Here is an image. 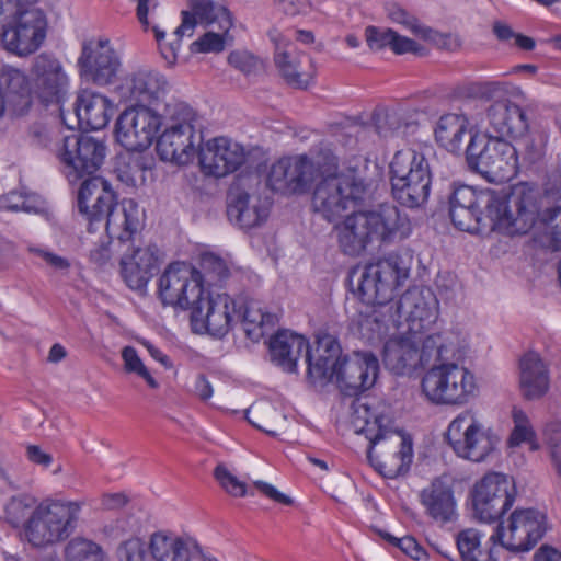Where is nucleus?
Masks as SVG:
<instances>
[{
  "label": "nucleus",
  "instance_id": "obj_45",
  "mask_svg": "<svg viewBox=\"0 0 561 561\" xmlns=\"http://www.w3.org/2000/svg\"><path fill=\"white\" fill-rule=\"evenodd\" d=\"M357 331L363 340L369 343L382 340L388 332V324L383 314L374 310L368 314H360L357 321Z\"/></svg>",
  "mask_w": 561,
  "mask_h": 561
},
{
  "label": "nucleus",
  "instance_id": "obj_15",
  "mask_svg": "<svg viewBox=\"0 0 561 561\" xmlns=\"http://www.w3.org/2000/svg\"><path fill=\"white\" fill-rule=\"evenodd\" d=\"M547 530L546 516L534 508L515 510L507 525L499 524L489 541L514 551H529Z\"/></svg>",
  "mask_w": 561,
  "mask_h": 561
},
{
  "label": "nucleus",
  "instance_id": "obj_46",
  "mask_svg": "<svg viewBox=\"0 0 561 561\" xmlns=\"http://www.w3.org/2000/svg\"><path fill=\"white\" fill-rule=\"evenodd\" d=\"M72 561H112L98 542L83 538H72Z\"/></svg>",
  "mask_w": 561,
  "mask_h": 561
},
{
  "label": "nucleus",
  "instance_id": "obj_16",
  "mask_svg": "<svg viewBox=\"0 0 561 561\" xmlns=\"http://www.w3.org/2000/svg\"><path fill=\"white\" fill-rule=\"evenodd\" d=\"M515 495L511 478L497 472L485 474L472 491L474 517L482 523L497 520L513 505Z\"/></svg>",
  "mask_w": 561,
  "mask_h": 561
},
{
  "label": "nucleus",
  "instance_id": "obj_32",
  "mask_svg": "<svg viewBox=\"0 0 561 561\" xmlns=\"http://www.w3.org/2000/svg\"><path fill=\"white\" fill-rule=\"evenodd\" d=\"M75 113L82 130L104 128L113 115V104L99 92L82 89L77 94Z\"/></svg>",
  "mask_w": 561,
  "mask_h": 561
},
{
  "label": "nucleus",
  "instance_id": "obj_14",
  "mask_svg": "<svg viewBox=\"0 0 561 561\" xmlns=\"http://www.w3.org/2000/svg\"><path fill=\"white\" fill-rule=\"evenodd\" d=\"M446 438L459 457L474 462L484 460L497 442L470 410L450 422Z\"/></svg>",
  "mask_w": 561,
  "mask_h": 561
},
{
  "label": "nucleus",
  "instance_id": "obj_12",
  "mask_svg": "<svg viewBox=\"0 0 561 561\" xmlns=\"http://www.w3.org/2000/svg\"><path fill=\"white\" fill-rule=\"evenodd\" d=\"M70 525V502L47 499L38 504L24 523V533L34 547L65 540Z\"/></svg>",
  "mask_w": 561,
  "mask_h": 561
},
{
  "label": "nucleus",
  "instance_id": "obj_64",
  "mask_svg": "<svg viewBox=\"0 0 561 561\" xmlns=\"http://www.w3.org/2000/svg\"><path fill=\"white\" fill-rule=\"evenodd\" d=\"M229 64L244 73H251L257 66V59L247 51H232L228 57Z\"/></svg>",
  "mask_w": 561,
  "mask_h": 561
},
{
  "label": "nucleus",
  "instance_id": "obj_50",
  "mask_svg": "<svg viewBox=\"0 0 561 561\" xmlns=\"http://www.w3.org/2000/svg\"><path fill=\"white\" fill-rule=\"evenodd\" d=\"M122 358L124 360V368L127 373L136 374L146 380L148 386L152 389L158 388V382L150 375L147 367L138 356L136 350L131 346H125L122 351Z\"/></svg>",
  "mask_w": 561,
  "mask_h": 561
},
{
  "label": "nucleus",
  "instance_id": "obj_3",
  "mask_svg": "<svg viewBox=\"0 0 561 561\" xmlns=\"http://www.w3.org/2000/svg\"><path fill=\"white\" fill-rule=\"evenodd\" d=\"M334 231L340 250L355 257L374 242L393 243L408 238L412 226L396 205L381 204L376 209L353 211L335 225Z\"/></svg>",
  "mask_w": 561,
  "mask_h": 561
},
{
  "label": "nucleus",
  "instance_id": "obj_5",
  "mask_svg": "<svg viewBox=\"0 0 561 561\" xmlns=\"http://www.w3.org/2000/svg\"><path fill=\"white\" fill-rule=\"evenodd\" d=\"M161 115L164 130L157 141L159 157L176 164L190 163L202 144V124L197 113L185 102L170 99Z\"/></svg>",
  "mask_w": 561,
  "mask_h": 561
},
{
  "label": "nucleus",
  "instance_id": "obj_48",
  "mask_svg": "<svg viewBox=\"0 0 561 561\" xmlns=\"http://www.w3.org/2000/svg\"><path fill=\"white\" fill-rule=\"evenodd\" d=\"M201 270L203 283L215 284L229 276L226 262L214 253H204L201 256Z\"/></svg>",
  "mask_w": 561,
  "mask_h": 561
},
{
  "label": "nucleus",
  "instance_id": "obj_58",
  "mask_svg": "<svg viewBox=\"0 0 561 561\" xmlns=\"http://www.w3.org/2000/svg\"><path fill=\"white\" fill-rule=\"evenodd\" d=\"M386 539L415 561L425 559L427 557L424 548L412 536L397 538L388 534Z\"/></svg>",
  "mask_w": 561,
  "mask_h": 561
},
{
  "label": "nucleus",
  "instance_id": "obj_24",
  "mask_svg": "<svg viewBox=\"0 0 561 561\" xmlns=\"http://www.w3.org/2000/svg\"><path fill=\"white\" fill-rule=\"evenodd\" d=\"M203 171L215 178H222L237 171L245 161L244 148L226 137L208 140L198 151Z\"/></svg>",
  "mask_w": 561,
  "mask_h": 561
},
{
  "label": "nucleus",
  "instance_id": "obj_41",
  "mask_svg": "<svg viewBox=\"0 0 561 561\" xmlns=\"http://www.w3.org/2000/svg\"><path fill=\"white\" fill-rule=\"evenodd\" d=\"M468 126L469 122L463 115L454 113L443 115L437 122L435 138L446 150L458 152L468 134Z\"/></svg>",
  "mask_w": 561,
  "mask_h": 561
},
{
  "label": "nucleus",
  "instance_id": "obj_1",
  "mask_svg": "<svg viewBox=\"0 0 561 561\" xmlns=\"http://www.w3.org/2000/svg\"><path fill=\"white\" fill-rule=\"evenodd\" d=\"M536 196L529 183L513 186L508 194L492 190L476 192L471 186L458 185L449 196V217L459 230L474 232L484 206L493 227L508 234L523 233L535 218Z\"/></svg>",
  "mask_w": 561,
  "mask_h": 561
},
{
  "label": "nucleus",
  "instance_id": "obj_9",
  "mask_svg": "<svg viewBox=\"0 0 561 561\" xmlns=\"http://www.w3.org/2000/svg\"><path fill=\"white\" fill-rule=\"evenodd\" d=\"M369 184L354 173H330L316 185L312 208L323 219L332 222L342 214L366 201Z\"/></svg>",
  "mask_w": 561,
  "mask_h": 561
},
{
  "label": "nucleus",
  "instance_id": "obj_13",
  "mask_svg": "<svg viewBox=\"0 0 561 561\" xmlns=\"http://www.w3.org/2000/svg\"><path fill=\"white\" fill-rule=\"evenodd\" d=\"M121 67V57L108 38L91 37L82 42L77 59L81 81L99 87L110 85L117 78Z\"/></svg>",
  "mask_w": 561,
  "mask_h": 561
},
{
  "label": "nucleus",
  "instance_id": "obj_33",
  "mask_svg": "<svg viewBox=\"0 0 561 561\" xmlns=\"http://www.w3.org/2000/svg\"><path fill=\"white\" fill-rule=\"evenodd\" d=\"M421 503L426 514L435 522L446 524L456 518V500L448 482L442 478L435 479L420 494Z\"/></svg>",
  "mask_w": 561,
  "mask_h": 561
},
{
  "label": "nucleus",
  "instance_id": "obj_20",
  "mask_svg": "<svg viewBox=\"0 0 561 561\" xmlns=\"http://www.w3.org/2000/svg\"><path fill=\"white\" fill-rule=\"evenodd\" d=\"M168 81L163 75L149 68H140L126 75L114 92L122 102H136L160 108L170 100H165Z\"/></svg>",
  "mask_w": 561,
  "mask_h": 561
},
{
  "label": "nucleus",
  "instance_id": "obj_53",
  "mask_svg": "<svg viewBox=\"0 0 561 561\" xmlns=\"http://www.w3.org/2000/svg\"><path fill=\"white\" fill-rule=\"evenodd\" d=\"M388 16L392 22L401 24L415 35L427 37L431 32V30L421 26L414 15L398 4H391L388 8Z\"/></svg>",
  "mask_w": 561,
  "mask_h": 561
},
{
  "label": "nucleus",
  "instance_id": "obj_31",
  "mask_svg": "<svg viewBox=\"0 0 561 561\" xmlns=\"http://www.w3.org/2000/svg\"><path fill=\"white\" fill-rule=\"evenodd\" d=\"M486 119L490 127L497 134L496 137H523L529 127L525 111L508 99L493 102L486 110Z\"/></svg>",
  "mask_w": 561,
  "mask_h": 561
},
{
  "label": "nucleus",
  "instance_id": "obj_43",
  "mask_svg": "<svg viewBox=\"0 0 561 561\" xmlns=\"http://www.w3.org/2000/svg\"><path fill=\"white\" fill-rule=\"evenodd\" d=\"M482 534L473 528L460 531L456 543L462 561H496L494 548L481 547Z\"/></svg>",
  "mask_w": 561,
  "mask_h": 561
},
{
  "label": "nucleus",
  "instance_id": "obj_55",
  "mask_svg": "<svg viewBox=\"0 0 561 561\" xmlns=\"http://www.w3.org/2000/svg\"><path fill=\"white\" fill-rule=\"evenodd\" d=\"M229 32L215 33L207 32L191 45L195 53H220L225 49V42Z\"/></svg>",
  "mask_w": 561,
  "mask_h": 561
},
{
  "label": "nucleus",
  "instance_id": "obj_49",
  "mask_svg": "<svg viewBox=\"0 0 561 561\" xmlns=\"http://www.w3.org/2000/svg\"><path fill=\"white\" fill-rule=\"evenodd\" d=\"M121 274L127 286L136 290L144 289L152 277L149 272L141 270L136 262H131L124 256L121 260Z\"/></svg>",
  "mask_w": 561,
  "mask_h": 561
},
{
  "label": "nucleus",
  "instance_id": "obj_61",
  "mask_svg": "<svg viewBox=\"0 0 561 561\" xmlns=\"http://www.w3.org/2000/svg\"><path fill=\"white\" fill-rule=\"evenodd\" d=\"M375 128L380 137L388 138L399 133L401 119L397 113H386L375 117Z\"/></svg>",
  "mask_w": 561,
  "mask_h": 561
},
{
  "label": "nucleus",
  "instance_id": "obj_38",
  "mask_svg": "<svg viewBox=\"0 0 561 561\" xmlns=\"http://www.w3.org/2000/svg\"><path fill=\"white\" fill-rule=\"evenodd\" d=\"M154 561H190L193 543L169 531H154L149 537Z\"/></svg>",
  "mask_w": 561,
  "mask_h": 561
},
{
  "label": "nucleus",
  "instance_id": "obj_62",
  "mask_svg": "<svg viewBox=\"0 0 561 561\" xmlns=\"http://www.w3.org/2000/svg\"><path fill=\"white\" fill-rule=\"evenodd\" d=\"M37 0H0V34L7 26L9 20L15 16L20 7H27Z\"/></svg>",
  "mask_w": 561,
  "mask_h": 561
},
{
  "label": "nucleus",
  "instance_id": "obj_59",
  "mask_svg": "<svg viewBox=\"0 0 561 561\" xmlns=\"http://www.w3.org/2000/svg\"><path fill=\"white\" fill-rule=\"evenodd\" d=\"M152 31L158 42L161 56L169 65H174L178 59V53L181 46L180 42L183 36H178L173 33L175 38L169 43H164L163 39L165 33L161 31L158 26H153Z\"/></svg>",
  "mask_w": 561,
  "mask_h": 561
},
{
  "label": "nucleus",
  "instance_id": "obj_54",
  "mask_svg": "<svg viewBox=\"0 0 561 561\" xmlns=\"http://www.w3.org/2000/svg\"><path fill=\"white\" fill-rule=\"evenodd\" d=\"M214 476L221 488L232 496H244L247 485L233 476L226 466L218 465L214 470Z\"/></svg>",
  "mask_w": 561,
  "mask_h": 561
},
{
  "label": "nucleus",
  "instance_id": "obj_7",
  "mask_svg": "<svg viewBox=\"0 0 561 561\" xmlns=\"http://www.w3.org/2000/svg\"><path fill=\"white\" fill-rule=\"evenodd\" d=\"M421 388L426 399L436 405L461 407L479 393L474 374L456 362H442L425 371Z\"/></svg>",
  "mask_w": 561,
  "mask_h": 561
},
{
  "label": "nucleus",
  "instance_id": "obj_28",
  "mask_svg": "<svg viewBox=\"0 0 561 561\" xmlns=\"http://www.w3.org/2000/svg\"><path fill=\"white\" fill-rule=\"evenodd\" d=\"M101 226L105 227L108 238L116 239L119 245L131 241L141 226L138 204L131 198L122 202L115 199L105 209Z\"/></svg>",
  "mask_w": 561,
  "mask_h": 561
},
{
  "label": "nucleus",
  "instance_id": "obj_37",
  "mask_svg": "<svg viewBox=\"0 0 561 561\" xmlns=\"http://www.w3.org/2000/svg\"><path fill=\"white\" fill-rule=\"evenodd\" d=\"M536 192V214L533 219L531 226L525 231L527 233L533 227L537 226L540 232L539 241L542 247L551 250H561V207L553 206L546 209H541V194L538 188L530 185ZM524 234V232L522 233Z\"/></svg>",
  "mask_w": 561,
  "mask_h": 561
},
{
  "label": "nucleus",
  "instance_id": "obj_42",
  "mask_svg": "<svg viewBox=\"0 0 561 561\" xmlns=\"http://www.w3.org/2000/svg\"><path fill=\"white\" fill-rule=\"evenodd\" d=\"M455 336L447 334L443 336L439 333L422 334L420 343H422L421 350L419 348L420 365H424L431 360L433 356L439 363L448 362L456 357V345L454 343Z\"/></svg>",
  "mask_w": 561,
  "mask_h": 561
},
{
  "label": "nucleus",
  "instance_id": "obj_21",
  "mask_svg": "<svg viewBox=\"0 0 561 561\" xmlns=\"http://www.w3.org/2000/svg\"><path fill=\"white\" fill-rule=\"evenodd\" d=\"M393 308L398 319H405L408 333L419 336L431 329L438 316V301L430 288L408 289L388 310Z\"/></svg>",
  "mask_w": 561,
  "mask_h": 561
},
{
  "label": "nucleus",
  "instance_id": "obj_18",
  "mask_svg": "<svg viewBox=\"0 0 561 561\" xmlns=\"http://www.w3.org/2000/svg\"><path fill=\"white\" fill-rule=\"evenodd\" d=\"M158 293L163 305L191 310L204 294L203 277L190 265L170 264L160 276Z\"/></svg>",
  "mask_w": 561,
  "mask_h": 561
},
{
  "label": "nucleus",
  "instance_id": "obj_60",
  "mask_svg": "<svg viewBox=\"0 0 561 561\" xmlns=\"http://www.w3.org/2000/svg\"><path fill=\"white\" fill-rule=\"evenodd\" d=\"M366 42L374 50H380L387 46L391 48L392 41L396 38V32L391 28L381 30L376 26L366 28Z\"/></svg>",
  "mask_w": 561,
  "mask_h": 561
},
{
  "label": "nucleus",
  "instance_id": "obj_6",
  "mask_svg": "<svg viewBox=\"0 0 561 561\" xmlns=\"http://www.w3.org/2000/svg\"><path fill=\"white\" fill-rule=\"evenodd\" d=\"M409 264L397 253L351 271L352 291L367 304L380 307L391 305L393 291L409 277Z\"/></svg>",
  "mask_w": 561,
  "mask_h": 561
},
{
  "label": "nucleus",
  "instance_id": "obj_39",
  "mask_svg": "<svg viewBox=\"0 0 561 561\" xmlns=\"http://www.w3.org/2000/svg\"><path fill=\"white\" fill-rule=\"evenodd\" d=\"M237 312L240 316L238 323L243 325L248 336L259 337L263 335V328H272L276 322V316L265 312L261 302L247 297L237 298Z\"/></svg>",
  "mask_w": 561,
  "mask_h": 561
},
{
  "label": "nucleus",
  "instance_id": "obj_47",
  "mask_svg": "<svg viewBox=\"0 0 561 561\" xmlns=\"http://www.w3.org/2000/svg\"><path fill=\"white\" fill-rule=\"evenodd\" d=\"M36 500L27 494L12 496L4 505L5 519L14 527L23 523Z\"/></svg>",
  "mask_w": 561,
  "mask_h": 561
},
{
  "label": "nucleus",
  "instance_id": "obj_10",
  "mask_svg": "<svg viewBox=\"0 0 561 561\" xmlns=\"http://www.w3.org/2000/svg\"><path fill=\"white\" fill-rule=\"evenodd\" d=\"M470 170L491 182L511 180L517 173V149L501 137L474 134L466 149Z\"/></svg>",
  "mask_w": 561,
  "mask_h": 561
},
{
  "label": "nucleus",
  "instance_id": "obj_40",
  "mask_svg": "<svg viewBox=\"0 0 561 561\" xmlns=\"http://www.w3.org/2000/svg\"><path fill=\"white\" fill-rule=\"evenodd\" d=\"M1 83L4 85L2 96L8 107L22 113L31 106L32 85L30 87L22 71L13 68L5 70L1 76Z\"/></svg>",
  "mask_w": 561,
  "mask_h": 561
},
{
  "label": "nucleus",
  "instance_id": "obj_57",
  "mask_svg": "<svg viewBox=\"0 0 561 561\" xmlns=\"http://www.w3.org/2000/svg\"><path fill=\"white\" fill-rule=\"evenodd\" d=\"M158 249L154 245H149L147 248H137L134 250L133 254L130 256L125 255L124 257H127L131 262H136L138 266L141 267V270H145L146 272H149L151 276L156 273L158 270Z\"/></svg>",
  "mask_w": 561,
  "mask_h": 561
},
{
  "label": "nucleus",
  "instance_id": "obj_17",
  "mask_svg": "<svg viewBox=\"0 0 561 561\" xmlns=\"http://www.w3.org/2000/svg\"><path fill=\"white\" fill-rule=\"evenodd\" d=\"M161 112L160 108H151L147 105L125 110L116 122L117 141L128 151L147 149L161 127Z\"/></svg>",
  "mask_w": 561,
  "mask_h": 561
},
{
  "label": "nucleus",
  "instance_id": "obj_22",
  "mask_svg": "<svg viewBox=\"0 0 561 561\" xmlns=\"http://www.w3.org/2000/svg\"><path fill=\"white\" fill-rule=\"evenodd\" d=\"M237 299L227 294L205 296L204 293L191 309V320L195 325L199 323L210 334L222 336L238 324L240 316L237 312Z\"/></svg>",
  "mask_w": 561,
  "mask_h": 561
},
{
  "label": "nucleus",
  "instance_id": "obj_27",
  "mask_svg": "<svg viewBox=\"0 0 561 561\" xmlns=\"http://www.w3.org/2000/svg\"><path fill=\"white\" fill-rule=\"evenodd\" d=\"M188 10L181 12V24L175 28L178 36H192L197 23L204 26L217 25L219 31L229 32L232 27L230 11L214 0H187Z\"/></svg>",
  "mask_w": 561,
  "mask_h": 561
},
{
  "label": "nucleus",
  "instance_id": "obj_23",
  "mask_svg": "<svg viewBox=\"0 0 561 561\" xmlns=\"http://www.w3.org/2000/svg\"><path fill=\"white\" fill-rule=\"evenodd\" d=\"M318 169L306 156L283 158L274 163L267 176L272 191L283 194L305 192L314 180Z\"/></svg>",
  "mask_w": 561,
  "mask_h": 561
},
{
  "label": "nucleus",
  "instance_id": "obj_44",
  "mask_svg": "<svg viewBox=\"0 0 561 561\" xmlns=\"http://www.w3.org/2000/svg\"><path fill=\"white\" fill-rule=\"evenodd\" d=\"M117 561H154L149 542L131 536L118 543L115 550Z\"/></svg>",
  "mask_w": 561,
  "mask_h": 561
},
{
  "label": "nucleus",
  "instance_id": "obj_34",
  "mask_svg": "<svg viewBox=\"0 0 561 561\" xmlns=\"http://www.w3.org/2000/svg\"><path fill=\"white\" fill-rule=\"evenodd\" d=\"M275 64L286 82L296 88H307L313 77L311 59L293 45H276Z\"/></svg>",
  "mask_w": 561,
  "mask_h": 561
},
{
  "label": "nucleus",
  "instance_id": "obj_19",
  "mask_svg": "<svg viewBox=\"0 0 561 561\" xmlns=\"http://www.w3.org/2000/svg\"><path fill=\"white\" fill-rule=\"evenodd\" d=\"M46 26L42 11L20 7L19 13L9 20L0 36L7 50L19 56L30 55L43 44Z\"/></svg>",
  "mask_w": 561,
  "mask_h": 561
},
{
  "label": "nucleus",
  "instance_id": "obj_26",
  "mask_svg": "<svg viewBox=\"0 0 561 561\" xmlns=\"http://www.w3.org/2000/svg\"><path fill=\"white\" fill-rule=\"evenodd\" d=\"M77 199L79 213L92 231L94 226L103 224L105 209L116 199V194L105 179L88 175L80 184Z\"/></svg>",
  "mask_w": 561,
  "mask_h": 561
},
{
  "label": "nucleus",
  "instance_id": "obj_35",
  "mask_svg": "<svg viewBox=\"0 0 561 561\" xmlns=\"http://www.w3.org/2000/svg\"><path fill=\"white\" fill-rule=\"evenodd\" d=\"M519 370L520 390L526 399H539L548 391L549 373L539 354L526 353L520 358Z\"/></svg>",
  "mask_w": 561,
  "mask_h": 561
},
{
  "label": "nucleus",
  "instance_id": "obj_56",
  "mask_svg": "<svg viewBox=\"0 0 561 561\" xmlns=\"http://www.w3.org/2000/svg\"><path fill=\"white\" fill-rule=\"evenodd\" d=\"M547 443L550 449L552 465L561 479V423L556 422L547 426Z\"/></svg>",
  "mask_w": 561,
  "mask_h": 561
},
{
  "label": "nucleus",
  "instance_id": "obj_2",
  "mask_svg": "<svg viewBox=\"0 0 561 561\" xmlns=\"http://www.w3.org/2000/svg\"><path fill=\"white\" fill-rule=\"evenodd\" d=\"M352 424L357 434L369 440L367 459L381 476L394 479L405 473L413 458L412 442L398 431L387 427L388 419L371 409L367 396L352 403Z\"/></svg>",
  "mask_w": 561,
  "mask_h": 561
},
{
  "label": "nucleus",
  "instance_id": "obj_63",
  "mask_svg": "<svg viewBox=\"0 0 561 561\" xmlns=\"http://www.w3.org/2000/svg\"><path fill=\"white\" fill-rule=\"evenodd\" d=\"M525 157L529 162L536 163L540 161L546 153V137L538 135L525 140Z\"/></svg>",
  "mask_w": 561,
  "mask_h": 561
},
{
  "label": "nucleus",
  "instance_id": "obj_25",
  "mask_svg": "<svg viewBox=\"0 0 561 561\" xmlns=\"http://www.w3.org/2000/svg\"><path fill=\"white\" fill-rule=\"evenodd\" d=\"M272 201L259 192L234 188L228 195L227 216L240 229L249 230L263 225L270 215Z\"/></svg>",
  "mask_w": 561,
  "mask_h": 561
},
{
  "label": "nucleus",
  "instance_id": "obj_52",
  "mask_svg": "<svg viewBox=\"0 0 561 561\" xmlns=\"http://www.w3.org/2000/svg\"><path fill=\"white\" fill-rule=\"evenodd\" d=\"M252 413L255 416H266L268 420H263L262 423L253 421L249 415L247 416L249 422L253 424L259 430L265 432L268 435L275 436L276 432V421H282L285 417L280 414V412L273 407L272 404H262L257 405L253 409Z\"/></svg>",
  "mask_w": 561,
  "mask_h": 561
},
{
  "label": "nucleus",
  "instance_id": "obj_36",
  "mask_svg": "<svg viewBox=\"0 0 561 561\" xmlns=\"http://www.w3.org/2000/svg\"><path fill=\"white\" fill-rule=\"evenodd\" d=\"M106 151L107 148L103 139L87 133L79 134L72 157V171L80 178L93 175L103 164Z\"/></svg>",
  "mask_w": 561,
  "mask_h": 561
},
{
  "label": "nucleus",
  "instance_id": "obj_29",
  "mask_svg": "<svg viewBox=\"0 0 561 561\" xmlns=\"http://www.w3.org/2000/svg\"><path fill=\"white\" fill-rule=\"evenodd\" d=\"M422 336L402 331L386 341L382 360L387 369L401 376L411 373L420 365L419 344Z\"/></svg>",
  "mask_w": 561,
  "mask_h": 561
},
{
  "label": "nucleus",
  "instance_id": "obj_4",
  "mask_svg": "<svg viewBox=\"0 0 561 561\" xmlns=\"http://www.w3.org/2000/svg\"><path fill=\"white\" fill-rule=\"evenodd\" d=\"M317 358L310 362L309 378L313 382H335L345 396L370 389L379 373L378 358L370 352L342 356L339 342L331 335L317 341Z\"/></svg>",
  "mask_w": 561,
  "mask_h": 561
},
{
  "label": "nucleus",
  "instance_id": "obj_51",
  "mask_svg": "<svg viewBox=\"0 0 561 561\" xmlns=\"http://www.w3.org/2000/svg\"><path fill=\"white\" fill-rule=\"evenodd\" d=\"M512 417L514 421V428L510 435V446H519L524 442H528L533 438L534 432L529 426V421L524 411L514 408L512 411Z\"/></svg>",
  "mask_w": 561,
  "mask_h": 561
},
{
  "label": "nucleus",
  "instance_id": "obj_8",
  "mask_svg": "<svg viewBox=\"0 0 561 561\" xmlns=\"http://www.w3.org/2000/svg\"><path fill=\"white\" fill-rule=\"evenodd\" d=\"M393 198L408 208H419L427 201L432 174L425 156L413 149L396 152L390 162Z\"/></svg>",
  "mask_w": 561,
  "mask_h": 561
},
{
  "label": "nucleus",
  "instance_id": "obj_11",
  "mask_svg": "<svg viewBox=\"0 0 561 561\" xmlns=\"http://www.w3.org/2000/svg\"><path fill=\"white\" fill-rule=\"evenodd\" d=\"M30 83L32 93L44 106L53 107L51 114H56L65 127L70 129L64 110L68 77L60 61L48 54L36 56L30 69Z\"/></svg>",
  "mask_w": 561,
  "mask_h": 561
},
{
  "label": "nucleus",
  "instance_id": "obj_30",
  "mask_svg": "<svg viewBox=\"0 0 561 561\" xmlns=\"http://www.w3.org/2000/svg\"><path fill=\"white\" fill-rule=\"evenodd\" d=\"M270 353L272 360L288 373L296 371L297 362L302 355L308 369L310 362L316 360L310 352L308 340L288 330L278 331L271 337Z\"/></svg>",
  "mask_w": 561,
  "mask_h": 561
}]
</instances>
